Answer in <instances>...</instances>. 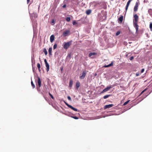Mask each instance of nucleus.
Returning a JSON list of instances; mask_svg holds the SVG:
<instances>
[{
	"label": "nucleus",
	"mask_w": 152,
	"mask_h": 152,
	"mask_svg": "<svg viewBox=\"0 0 152 152\" xmlns=\"http://www.w3.org/2000/svg\"><path fill=\"white\" fill-rule=\"evenodd\" d=\"M134 26L136 30V32H137L138 30L139 26L137 24V22L139 20V17L136 14H135L134 16Z\"/></svg>",
	"instance_id": "nucleus-1"
},
{
	"label": "nucleus",
	"mask_w": 152,
	"mask_h": 152,
	"mask_svg": "<svg viewBox=\"0 0 152 152\" xmlns=\"http://www.w3.org/2000/svg\"><path fill=\"white\" fill-rule=\"evenodd\" d=\"M72 41H69L65 43L63 45V48L65 49H67L71 45Z\"/></svg>",
	"instance_id": "nucleus-2"
},
{
	"label": "nucleus",
	"mask_w": 152,
	"mask_h": 152,
	"mask_svg": "<svg viewBox=\"0 0 152 152\" xmlns=\"http://www.w3.org/2000/svg\"><path fill=\"white\" fill-rule=\"evenodd\" d=\"M64 103L68 107L71 109L72 110H73L75 111H77L78 110L76 108L68 104L67 102H66L65 101H64Z\"/></svg>",
	"instance_id": "nucleus-3"
},
{
	"label": "nucleus",
	"mask_w": 152,
	"mask_h": 152,
	"mask_svg": "<svg viewBox=\"0 0 152 152\" xmlns=\"http://www.w3.org/2000/svg\"><path fill=\"white\" fill-rule=\"evenodd\" d=\"M139 4V2H136L134 8V12H136L137 11Z\"/></svg>",
	"instance_id": "nucleus-4"
},
{
	"label": "nucleus",
	"mask_w": 152,
	"mask_h": 152,
	"mask_svg": "<svg viewBox=\"0 0 152 152\" xmlns=\"http://www.w3.org/2000/svg\"><path fill=\"white\" fill-rule=\"evenodd\" d=\"M37 83L36 84L37 86H38L39 88L41 86V81L40 77H37Z\"/></svg>",
	"instance_id": "nucleus-5"
},
{
	"label": "nucleus",
	"mask_w": 152,
	"mask_h": 152,
	"mask_svg": "<svg viewBox=\"0 0 152 152\" xmlns=\"http://www.w3.org/2000/svg\"><path fill=\"white\" fill-rule=\"evenodd\" d=\"M86 74V71H83L82 72V74L80 76V78L81 79H83L85 77Z\"/></svg>",
	"instance_id": "nucleus-6"
},
{
	"label": "nucleus",
	"mask_w": 152,
	"mask_h": 152,
	"mask_svg": "<svg viewBox=\"0 0 152 152\" xmlns=\"http://www.w3.org/2000/svg\"><path fill=\"white\" fill-rule=\"evenodd\" d=\"M112 88V87H111V86H107V88H105L102 91V93H103L104 92H105L108 91L110 89Z\"/></svg>",
	"instance_id": "nucleus-7"
},
{
	"label": "nucleus",
	"mask_w": 152,
	"mask_h": 152,
	"mask_svg": "<svg viewBox=\"0 0 152 152\" xmlns=\"http://www.w3.org/2000/svg\"><path fill=\"white\" fill-rule=\"evenodd\" d=\"M114 105L113 104H110L108 105H106L104 107V109H106L107 108H109L112 107Z\"/></svg>",
	"instance_id": "nucleus-8"
},
{
	"label": "nucleus",
	"mask_w": 152,
	"mask_h": 152,
	"mask_svg": "<svg viewBox=\"0 0 152 152\" xmlns=\"http://www.w3.org/2000/svg\"><path fill=\"white\" fill-rule=\"evenodd\" d=\"M132 0H129L128 1L127 4H126V11H127V10H128V7L129 6V5L131 1Z\"/></svg>",
	"instance_id": "nucleus-9"
},
{
	"label": "nucleus",
	"mask_w": 152,
	"mask_h": 152,
	"mask_svg": "<svg viewBox=\"0 0 152 152\" xmlns=\"http://www.w3.org/2000/svg\"><path fill=\"white\" fill-rule=\"evenodd\" d=\"M132 0H129L128 1L127 4H126V11H127V10H128V7L129 6V5L131 1Z\"/></svg>",
	"instance_id": "nucleus-10"
},
{
	"label": "nucleus",
	"mask_w": 152,
	"mask_h": 152,
	"mask_svg": "<svg viewBox=\"0 0 152 152\" xmlns=\"http://www.w3.org/2000/svg\"><path fill=\"white\" fill-rule=\"evenodd\" d=\"M70 32L69 30H66L64 31L63 33V35L65 37L67 36V35Z\"/></svg>",
	"instance_id": "nucleus-11"
},
{
	"label": "nucleus",
	"mask_w": 152,
	"mask_h": 152,
	"mask_svg": "<svg viewBox=\"0 0 152 152\" xmlns=\"http://www.w3.org/2000/svg\"><path fill=\"white\" fill-rule=\"evenodd\" d=\"M55 38V37L53 35H52L50 37V41L51 42H52L54 41Z\"/></svg>",
	"instance_id": "nucleus-12"
},
{
	"label": "nucleus",
	"mask_w": 152,
	"mask_h": 152,
	"mask_svg": "<svg viewBox=\"0 0 152 152\" xmlns=\"http://www.w3.org/2000/svg\"><path fill=\"white\" fill-rule=\"evenodd\" d=\"M97 55V53H89L88 55V56L90 57L92 56L96 55Z\"/></svg>",
	"instance_id": "nucleus-13"
},
{
	"label": "nucleus",
	"mask_w": 152,
	"mask_h": 152,
	"mask_svg": "<svg viewBox=\"0 0 152 152\" xmlns=\"http://www.w3.org/2000/svg\"><path fill=\"white\" fill-rule=\"evenodd\" d=\"M80 85V83L79 82H77L76 83L75 87L76 89H78Z\"/></svg>",
	"instance_id": "nucleus-14"
},
{
	"label": "nucleus",
	"mask_w": 152,
	"mask_h": 152,
	"mask_svg": "<svg viewBox=\"0 0 152 152\" xmlns=\"http://www.w3.org/2000/svg\"><path fill=\"white\" fill-rule=\"evenodd\" d=\"M45 64L46 67V70L47 72H48L49 69V65L48 63Z\"/></svg>",
	"instance_id": "nucleus-15"
},
{
	"label": "nucleus",
	"mask_w": 152,
	"mask_h": 152,
	"mask_svg": "<svg viewBox=\"0 0 152 152\" xmlns=\"http://www.w3.org/2000/svg\"><path fill=\"white\" fill-rule=\"evenodd\" d=\"M123 15H121L118 19V20L119 21H120L121 22V23L123 21Z\"/></svg>",
	"instance_id": "nucleus-16"
},
{
	"label": "nucleus",
	"mask_w": 152,
	"mask_h": 152,
	"mask_svg": "<svg viewBox=\"0 0 152 152\" xmlns=\"http://www.w3.org/2000/svg\"><path fill=\"white\" fill-rule=\"evenodd\" d=\"M73 83V80H70L69 83V87H71L72 86V84Z\"/></svg>",
	"instance_id": "nucleus-17"
},
{
	"label": "nucleus",
	"mask_w": 152,
	"mask_h": 152,
	"mask_svg": "<svg viewBox=\"0 0 152 152\" xmlns=\"http://www.w3.org/2000/svg\"><path fill=\"white\" fill-rule=\"evenodd\" d=\"M91 12V10H88L86 11V13L87 15H89L90 14Z\"/></svg>",
	"instance_id": "nucleus-18"
},
{
	"label": "nucleus",
	"mask_w": 152,
	"mask_h": 152,
	"mask_svg": "<svg viewBox=\"0 0 152 152\" xmlns=\"http://www.w3.org/2000/svg\"><path fill=\"white\" fill-rule=\"evenodd\" d=\"M148 12L150 15L152 17V10L151 9L148 10Z\"/></svg>",
	"instance_id": "nucleus-19"
},
{
	"label": "nucleus",
	"mask_w": 152,
	"mask_h": 152,
	"mask_svg": "<svg viewBox=\"0 0 152 152\" xmlns=\"http://www.w3.org/2000/svg\"><path fill=\"white\" fill-rule=\"evenodd\" d=\"M52 48H50L49 49V55H52Z\"/></svg>",
	"instance_id": "nucleus-20"
},
{
	"label": "nucleus",
	"mask_w": 152,
	"mask_h": 152,
	"mask_svg": "<svg viewBox=\"0 0 152 152\" xmlns=\"http://www.w3.org/2000/svg\"><path fill=\"white\" fill-rule=\"evenodd\" d=\"M37 67H38V69L39 72H40V71H41L40 69V68L41 67V66H40V65L39 63H37Z\"/></svg>",
	"instance_id": "nucleus-21"
},
{
	"label": "nucleus",
	"mask_w": 152,
	"mask_h": 152,
	"mask_svg": "<svg viewBox=\"0 0 152 152\" xmlns=\"http://www.w3.org/2000/svg\"><path fill=\"white\" fill-rule=\"evenodd\" d=\"M148 89L147 88H146L145 89L142 91V92L140 94L139 96H140L144 92L146 91Z\"/></svg>",
	"instance_id": "nucleus-22"
},
{
	"label": "nucleus",
	"mask_w": 152,
	"mask_h": 152,
	"mask_svg": "<svg viewBox=\"0 0 152 152\" xmlns=\"http://www.w3.org/2000/svg\"><path fill=\"white\" fill-rule=\"evenodd\" d=\"M43 51L45 55H47L48 54L47 51L45 48H44L43 50Z\"/></svg>",
	"instance_id": "nucleus-23"
},
{
	"label": "nucleus",
	"mask_w": 152,
	"mask_h": 152,
	"mask_svg": "<svg viewBox=\"0 0 152 152\" xmlns=\"http://www.w3.org/2000/svg\"><path fill=\"white\" fill-rule=\"evenodd\" d=\"M111 96L110 94L106 95L104 96L103 98L104 99H106Z\"/></svg>",
	"instance_id": "nucleus-24"
},
{
	"label": "nucleus",
	"mask_w": 152,
	"mask_h": 152,
	"mask_svg": "<svg viewBox=\"0 0 152 152\" xmlns=\"http://www.w3.org/2000/svg\"><path fill=\"white\" fill-rule=\"evenodd\" d=\"M149 28L151 31H152V23L151 22L150 24Z\"/></svg>",
	"instance_id": "nucleus-25"
},
{
	"label": "nucleus",
	"mask_w": 152,
	"mask_h": 152,
	"mask_svg": "<svg viewBox=\"0 0 152 152\" xmlns=\"http://www.w3.org/2000/svg\"><path fill=\"white\" fill-rule=\"evenodd\" d=\"M130 101V100H129L125 102L123 104V105L124 106L127 104Z\"/></svg>",
	"instance_id": "nucleus-26"
},
{
	"label": "nucleus",
	"mask_w": 152,
	"mask_h": 152,
	"mask_svg": "<svg viewBox=\"0 0 152 152\" xmlns=\"http://www.w3.org/2000/svg\"><path fill=\"white\" fill-rule=\"evenodd\" d=\"M31 86H32L33 88H34L35 87V86L32 81H31Z\"/></svg>",
	"instance_id": "nucleus-27"
},
{
	"label": "nucleus",
	"mask_w": 152,
	"mask_h": 152,
	"mask_svg": "<svg viewBox=\"0 0 152 152\" xmlns=\"http://www.w3.org/2000/svg\"><path fill=\"white\" fill-rule=\"evenodd\" d=\"M66 20L67 22H69L70 20V18L69 17H66Z\"/></svg>",
	"instance_id": "nucleus-28"
},
{
	"label": "nucleus",
	"mask_w": 152,
	"mask_h": 152,
	"mask_svg": "<svg viewBox=\"0 0 152 152\" xmlns=\"http://www.w3.org/2000/svg\"><path fill=\"white\" fill-rule=\"evenodd\" d=\"M57 47V45L56 44H55L53 47V49H56V48Z\"/></svg>",
	"instance_id": "nucleus-29"
},
{
	"label": "nucleus",
	"mask_w": 152,
	"mask_h": 152,
	"mask_svg": "<svg viewBox=\"0 0 152 152\" xmlns=\"http://www.w3.org/2000/svg\"><path fill=\"white\" fill-rule=\"evenodd\" d=\"M120 31H118L116 33V35L118 36L120 34Z\"/></svg>",
	"instance_id": "nucleus-30"
},
{
	"label": "nucleus",
	"mask_w": 152,
	"mask_h": 152,
	"mask_svg": "<svg viewBox=\"0 0 152 152\" xmlns=\"http://www.w3.org/2000/svg\"><path fill=\"white\" fill-rule=\"evenodd\" d=\"M49 95H50V96L53 99H54V98L53 96L50 93H49Z\"/></svg>",
	"instance_id": "nucleus-31"
},
{
	"label": "nucleus",
	"mask_w": 152,
	"mask_h": 152,
	"mask_svg": "<svg viewBox=\"0 0 152 152\" xmlns=\"http://www.w3.org/2000/svg\"><path fill=\"white\" fill-rule=\"evenodd\" d=\"M72 24L73 25H75L77 24V23L75 21H73L72 22Z\"/></svg>",
	"instance_id": "nucleus-32"
},
{
	"label": "nucleus",
	"mask_w": 152,
	"mask_h": 152,
	"mask_svg": "<svg viewBox=\"0 0 152 152\" xmlns=\"http://www.w3.org/2000/svg\"><path fill=\"white\" fill-rule=\"evenodd\" d=\"M72 118L75 119H77L78 118L77 117V116H72Z\"/></svg>",
	"instance_id": "nucleus-33"
},
{
	"label": "nucleus",
	"mask_w": 152,
	"mask_h": 152,
	"mask_svg": "<svg viewBox=\"0 0 152 152\" xmlns=\"http://www.w3.org/2000/svg\"><path fill=\"white\" fill-rule=\"evenodd\" d=\"M67 99L69 101H71V99L69 96H67Z\"/></svg>",
	"instance_id": "nucleus-34"
},
{
	"label": "nucleus",
	"mask_w": 152,
	"mask_h": 152,
	"mask_svg": "<svg viewBox=\"0 0 152 152\" xmlns=\"http://www.w3.org/2000/svg\"><path fill=\"white\" fill-rule=\"evenodd\" d=\"M113 62H112L110 64H109L110 67L113 66Z\"/></svg>",
	"instance_id": "nucleus-35"
},
{
	"label": "nucleus",
	"mask_w": 152,
	"mask_h": 152,
	"mask_svg": "<svg viewBox=\"0 0 152 152\" xmlns=\"http://www.w3.org/2000/svg\"><path fill=\"white\" fill-rule=\"evenodd\" d=\"M134 58V57L133 56H131L130 57V60H132Z\"/></svg>",
	"instance_id": "nucleus-36"
},
{
	"label": "nucleus",
	"mask_w": 152,
	"mask_h": 152,
	"mask_svg": "<svg viewBox=\"0 0 152 152\" xmlns=\"http://www.w3.org/2000/svg\"><path fill=\"white\" fill-rule=\"evenodd\" d=\"M110 67L109 66V65H105L104 66V67H105V68H106V67Z\"/></svg>",
	"instance_id": "nucleus-37"
},
{
	"label": "nucleus",
	"mask_w": 152,
	"mask_h": 152,
	"mask_svg": "<svg viewBox=\"0 0 152 152\" xmlns=\"http://www.w3.org/2000/svg\"><path fill=\"white\" fill-rule=\"evenodd\" d=\"M44 62H45V64L48 63L47 61V60H46V59H45V60H44Z\"/></svg>",
	"instance_id": "nucleus-38"
},
{
	"label": "nucleus",
	"mask_w": 152,
	"mask_h": 152,
	"mask_svg": "<svg viewBox=\"0 0 152 152\" xmlns=\"http://www.w3.org/2000/svg\"><path fill=\"white\" fill-rule=\"evenodd\" d=\"M140 75L139 73H136V76H138Z\"/></svg>",
	"instance_id": "nucleus-39"
},
{
	"label": "nucleus",
	"mask_w": 152,
	"mask_h": 152,
	"mask_svg": "<svg viewBox=\"0 0 152 152\" xmlns=\"http://www.w3.org/2000/svg\"><path fill=\"white\" fill-rule=\"evenodd\" d=\"M144 71V69H142L141 70V73H143Z\"/></svg>",
	"instance_id": "nucleus-40"
},
{
	"label": "nucleus",
	"mask_w": 152,
	"mask_h": 152,
	"mask_svg": "<svg viewBox=\"0 0 152 152\" xmlns=\"http://www.w3.org/2000/svg\"><path fill=\"white\" fill-rule=\"evenodd\" d=\"M66 5L65 4L63 5V6H62V7L63 8H65V7H66Z\"/></svg>",
	"instance_id": "nucleus-41"
},
{
	"label": "nucleus",
	"mask_w": 152,
	"mask_h": 152,
	"mask_svg": "<svg viewBox=\"0 0 152 152\" xmlns=\"http://www.w3.org/2000/svg\"><path fill=\"white\" fill-rule=\"evenodd\" d=\"M55 22V21L54 20H53L52 21V23H54Z\"/></svg>",
	"instance_id": "nucleus-42"
},
{
	"label": "nucleus",
	"mask_w": 152,
	"mask_h": 152,
	"mask_svg": "<svg viewBox=\"0 0 152 152\" xmlns=\"http://www.w3.org/2000/svg\"><path fill=\"white\" fill-rule=\"evenodd\" d=\"M30 0H27V3L28 4Z\"/></svg>",
	"instance_id": "nucleus-43"
},
{
	"label": "nucleus",
	"mask_w": 152,
	"mask_h": 152,
	"mask_svg": "<svg viewBox=\"0 0 152 152\" xmlns=\"http://www.w3.org/2000/svg\"><path fill=\"white\" fill-rule=\"evenodd\" d=\"M96 75H97V74L95 73L94 75V76H96Z\"/></svg>",
	"instance_id": "nucleus-44"
},
{
	"label": "nucleus",
	"mask_w": 152,
	"mask_h": 152,
	"mask_svg": "<svg viewBox=\"0 0 152 152\" xmlns=\"http://www.w3.org/2000/svg\"><path fill=\"white\" fill-rule=\"evenodd\" d=\"M151 92H150L149 93V94H150L151 93Z\"/></svg>",
	"instance_id": "nucleus-45"
},
{
	"label": "nucleus",
	"mask_w": 152,
	"mask_h": 152,
	"mask_svg": "<svg viewBox=\"0 0 152 152\" xmlns=\"http://www.w3.org/2000/svg\"><path fill=\"white\" fill-rule=\"evenodd\" d=\"M151 41L152 42V40H151Z\"/></svg>",
	"instance_id": "nucleus-46"
}]
</instances>
